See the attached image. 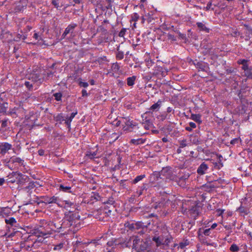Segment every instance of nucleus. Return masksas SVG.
Returning <instances> with one entry per match:
<instances>
[{"label": "nucleus", "mask_w": 252, "mask_h": 252, "mask_svg": "<svg viewBox=\"0 0 252 252\" xmlns=\"http://www.w3.org/2000/svg\"><path fill=\"white\" fill-rule=\"evenodd\" d=\"M41 70V74L43 76V81L46 79L47 77V72L44 69H40Z\"/></svg>", "instance_id": "54"}, {"label": "nucleus", "mask_w": 252, "mask_h": 252, "mask_svg": "<svg viewBox=\"0 0 252 252\" xmlns=\"http://www.w3.org/2000/svg\"><path fill=\"white\" fill-rule=\"evenodd\" d=\"M153 176L156 180H158L159 178H160V179L161 178L160 177V176L162 175H161V174H160V172H155L153 173Z\"/></svg>", "instance_id": "50"}, {"label": "nucleus", "mask_w": 252, "mask_h": 252, "mask_svg": "<svg viewBox=\"0 0 252 252\" xmlns=\"http://www.w3.org/2000/svg\"><path fill=\"white\" fill-rule=\"evenodd\" d=\"M35 187V185L34 183L33 182H30L28 183L27 185L26 184L24 186L22 187L21 189L26 191L30 194L32 193V190Z\"/></svg>", "instance_id": "12"}, {"label": "nucleus", "mask_w": 252, "mask_h": 252, "mask_svg": "<svg viewBox=\"0 0 252 252\" xmlns=\"http://www.w3.org/2000/svg\"><path fill=\"white\" fill-rule=\"evenodd\" d=\"M250 66H249L248 63H246L245 64H243L242 66V69L245 72L247 70H248Z\"/></svg>", "instance_id": "58"}, {"label": "nucleus", "mask_w": 252, "mask_h": 252, "mask_svg": "<svg viewBox=\"0 0 252 252\" xmlns=\"http://www.w3.org/2000/svg\"><path fill=\"white\" fill-rule=\"evenodd\" d=\"M189 244V242L186 240L184 242H180L179 244V247L181 249H184Z\"/></svg>", "instance_id": "41"}, {"label": "nucleus", "mask_w": 252, "mask_h": 252, "mask_svg": "<svg viewBox=\"0 0 252 252\" xmlns=\"http://www.w3.org/2000/svg\"><path fill=\"white\" fill-rule=\"evenodd\" d=\"M65 245L64 242H62L54 246V250H60L64 247Z\"/></svg>", "instance_id": "35"}, {"label": "nucleus", "mask_w": 252, "mask_h": 252, "mask_svg": "<svg viewBox=\"0 0 252 252\" xmlns=\"http://www.w3.org/2000/svg\"><path fill=\"white\" fill-rule=\"evenodd\" d=\"M139 15L137 13H134L131 15V20L134 22H136L139 19Z\"/></svg>", "instance_id": "42"}, {"label": "nucleus", "mask_w": 252, "mask_h": 252, "mask_svg": "<svg viewBox=\"0 0 252 252\" xmlns=\"http://www.w3.org/2000/svg\"><path fill=\"white\" fill-rule=\"evenodd\" d=\"M249 62L248 60L245 59H241L238 61L237 63L239 64H242V65L246 63H248Z\"/></svg>", "instance_id": "55"}, {"label": "nucleus", "mask_w": 252, "mask_h": 252, "mask_svg": "<svg viewBox=\"0 0 252 252\" xmlns=\"http://www.w3.org/2000/svg\"><path fill=\"white\" fill-rule=\"evenodd\" d=\"M239 141L240 139L239 138H234L230 141V144L233 145H234L235 144H238L239 142Z\"/></svg>", "instance_id": "56"}, {"label": "nucleus", "mask_w": 252, "mask_h": 252, "mask_svg": "<svg viewBox=\"0 0 252 252\" xmlns=\"http://www.w3.org/2000/svg\"><path fill=\"white\" fill-rule=\"evenodd\" d=\"M126 29H125V28H123L121 31L119 33V36L120 37H124V36L126 34Z\"/></svg>", "instance_id": "52"}, {"label": "nucleus", "mask_w": 252, "mask_h": 252, "mask_svg": "<svg viewBox=\"0 0 252 252\" xmlns=\"http://www.w3.org/2000/svg\"><path fill=\"white\" fill-rule=\"evenodd\" d=\"M211 6H212V2H210L208 3V4H207L206 7H205L206 10L208 11V10H210V9H211L212 10H214V8H211Z\"/></svg>", "instance_id": "62"}, {"label": "nucleus", "mask_w": 252, "mask_h": 252, "mask_svg": "<svg viewBox=\"0 0 252 252\" xmlns=\"http://www.w3.org/2000/svg\"><path fill=\"white\" fill-rule=\"evenodd\" d=\"M31 78L32 79V81L35 82H39L41 83L43 82V76L41 74V70H40L39 71L37 72H34L31 74Z\"/></svg>", "instance_id": "10"}, {"label": "nucleus", "mask_w": 252, "mask_h": 252, "mask_svg": "<svg viewBox=\"0 0 252 252\" xmlns=\"http://www.w3.org/2000/svg\"><path fill=\"white\" fill-rule=\"evenodd\" d=\"M24 84L25 86L30 90H31L33 87L32 83L29 81H26L24 83Z\"/></svg>", "instance_id": "44"}, {"label": "nucleus", "mask_w": 252, "mask_h": 252, "mask_svg": "<svg viewBox=\"0 0 252 252\" xmlns=\"http://www.w3.org/2000/svg\"><path fill=\"white\" fill-rule=\"evenodd\" d=\"M190 118L198 123V124H201L202 123V121L201 120V116L199 114H191Z\"/></svg>", "instance_id": "26"}, {"label": "nucleus", "mask_w": 252, "mask_h": 252, "mask_svg": "<svg viewBox=\"0 0 252 252\" xmlns=\"http://www.w3.org/2000/svg\"><path fill=\"white\" fill-rule=\"evenodd\" d=\"M240 34L239 32L237 29H232L231 35L233 37H237Z\"/></svg>", "instance_id": "40"}, {"label": "nucleus", "mask_w": 252, "mask_h": 252, "mask_svg": "<svg viewBox=\"0 0 252 252\" xmlns=\"http://www.w3.org/2000/svg\"><path fill=\"white\" fill-rule=\"evenodd\" d=\"M164 237L163 235H160V236H154L152 238V240L156 243V246L159 247L162 245H163Z\"/></svg>", "instance_id": "15"}, {"label": "nucleus", "mask_w": 252, "mask_h": 252, "mask_svg": "<svg viewBox=\"0 0 252 252\" xmlns=\"http://www.w3.org/2000/svg\"><path fill=\"white\" fill-rule=\"evenodd\" d=\"M136 78V77L135 76L128 77L126 79L127 85L128 86H132L135 83Z\"/></svg>", "instance_id": "24"}, {"label": "nucleus", "mask_w": 252, "mask_h": 252, "mask_svg": "<svg viewBox=\"0 0 252 252\" xmlns=\"http://www.w3.org/2000/svg\"><path fill=\"white\" fill-rule=\"evenodd\" d=\"M192 142L194 144L198 145L199 143V141L198 140L197 137L196 136H195L194 137V139L192 141Z\"/></svg>", "instance_id": "61"}, {"label": "nucleus", "mask_w": 252, "mask_h": 252, "mask_svg": "<svg viewBox=\"0 0 252 252\" xmlns=\"http://www.w3.org/2000/svg\"><path fill=\"white\" fill-rule=\"evenodd\" d=\"M77 26L76 24H71L65 29L62 34V38H64L69 33H72L74 29Z\"/></svg>", "instance_id": "11"}, {"label": "nucleus", "mask_w": 252, "mask_h": 252, "mask_svg": "<svg viewBox=\"0 0 252 252\" xmlns=\"http://www.w3.org/2000/svg\"><path fill=\"white\" fill-rule=\"evenodd\" d=\"M143 125V126L146 129H149L153 127L152 123L149 120H146L145 123L142 124Z\"/></svg>", "instance_id": "31"}, {"label": "nucleus", "mask_w": 252, "mask_h": 252, "mask_svg": "<svg viewBox=\"0 0 252 252\" xmlns=\"http://www.w3.org/2000/svg\"><path fill=\"white\" fill-rule=\"evenodd\" d=\"M7 105V103L5 102L3 99L0 97V113L5 112Z\"/></svg>", "instance_id": "19"}, {"label": "nucleus", "mask_w": 252, "mask_h": 252, "mask_svg": "<svg viewBox=\"0 0 252 252\" xmlns=\"http://www.w3.org/2000/svg\"><path fill=\"white\" fill-rule=\"evenodd\" d=\"M117 244L115 243V241H110L107 243V245L109 247H112L114 245L116 246Z\"/></svg>", "instance_id": "60"}, {"label": "nucleus", "mask_w": 252, "mask_h": 252, "mask_svg": "<svg viewBox=\"0 0 252 252\" xmlns=\"http://www.w3.org/2000/svg\"><path fill=\"white\" fill-rule=\"evenodd\" d=\"M135 225L136 226V228L138 229L139 228L143 227V223L141 222H138L135 224Z\"/></svg>", "instance_id": "64"}, {"label": "nucleus", "mask_w": 252, "mask_h": 252, "mask_svg": "<svg viewBox=\"0 0 252 252\" xmlns=\"http://www.w3.org/2000/svg\"><path fill=\"white\" fill-rule=\"evenodd\" d=\"M117 54H116V59L117 60H121L124 58V53L123 51L120 50V47L118 46L117 48Z\"/></svg>", "instance_id": "25"}, {"label": "nucleus", "mask_w": 252, "mask_h": 252, "mask_svg": "<svg viewBox=\"0 0 252 252\" xmlns=\"http://www.w3.org/2000/svg\"><path fill=\"white\" fill-rule=\"evenodd\" d=\"M59 189L64 192H71V187L64 184H61L59 186Z\"/></svg>", "instance_id": "27"}, {"label": "nucleus", "mask_w": 252, "mask_h": 252, "mask_svg": "<svg viewBox=\"0 0 252 252\" xmlns=\"http://www.w3.org/2000/svg\"><path fill=\"white\" fill-rule=\"evenodd\" d=\"M47 77L46 79H49V78L52 77L54 74V73L56 72V71H47Z\"/></svg>", "instance_id": "48"}, {"label": "nucleus", "mask_w": 252, "mask_h": 252, "mask_svg": "<svg viewBox=\"0 0 252 252\" xmlns=\"http://www.w3.org/2000/svg\"><path fill=\"white\" fill-rule=\"evenodd\" d=\"M160 174L167 179L175 180L176 175L173 174L172 168L170 167H166L162 168L160 171Z\"/></svg>", "instance_id": "4"}, {"label": "nucleus", "mask_w": 252, "mask_h": 252, "mask_svg": "<svg viewBox=\"0 0 252 252\" xmlns=\"http://www.w3.org/2000/svg\"><path fill=\"white\" fill-rule=\"evenodd\" d=\"M42 200H40L38 204H39L40 202L45 203L46 204H50V203H55L58 200V197L56 196H52L49 197L47 196H41L40 197Z\"/></svg>", "instance_id": "8"}, {"label": "nucleus", "mask_w": 252, "mask_h": 252, "mask_svg": "<svg viewBox=\"0 0 252 252\" xmlns=\"http://www.w3.org/2000/svg\"><path fill=\"white\" fill-rule=\"evenodd\" d=\"M237 211L241 213H245V214H247V209L243 206H240L237 209Z\"/></svg>", "instance_id": "46"}, {"label": "nucleus", "mask_w": 252, "mask_h": 252, "mask_svg": "<svg viewBox=\"0 0 252 252\" xmlns=\"http://www.w3.org/2000/svg\"><path fill=\"white\" fill-rule=\"evenodd\" d=\"M161 105V101L159 99L158 100L157 103L153 104L150 108L149 110L152 111H157L158 110Z\"/></svg>", "instance_id": "22"}, {"label": "nucleus", "mask_w": 252, "mask_h": 252, "mask_svg": "<svg viewBox=\"0 0 252 252\" xmlns=\"http://www.w3.org/2000/svg\"><path fill=\"white\" fill-rule=\"evenodd\" d=\"M58 0H52V4L57 8L59 7V3L58 2Z\"/></svg>", "instance_id": "59"}, {"label": "nucleus", "mask_w": 252, "mask_h": 252, "mask_svg": "<svg viewBox=\"0 0 252 252\" xmlns=\"http://www.w3.org/2000/svg\"><path fill=\"white\" fill-rule=\"evenodd\" d=\"M190 212H192L195 215H198L199 212V208L198 206L192 207L190 210Z\"/></svg>", "instance_id": "38"}, {"label": "nucleus", "mask_w": 252, "mask_h": 252, "mask_svg": "<svg viewBox=\"0 0 252 252\" xmlns=\"http://www.w3.org/2000/svg\"><path fill=\"white\" fill-rule=\"evenodd\" d=\"M18 107H15L13 108L10 109L9 112V114L13 117H18Z\"/></svg>", "instance_id": "29"}, {"label": "nucleus", "mask_w": 252, "mask_h": 252, "mask_svg": "<svg viewBox=\"0 0 252 252\" xmlns=\"http://www.w3.org/2000/svg\"><path fill=\"white\" fill-rule=\"evenodd\" d=\"M12 162V163H18L19 165L25 166L24 160L19 157H12L9 162Z\"/></svg>", "instance_id": "17"}, {"label": "nucleus", "mask_w": 252, "mask_h": 252, "mask_svg": "<svg viewBox=\"0 0 252 252\" xmlns=\"http://www.w3.org/2000/svg\"><path fill=\"white\" fill-rule=\"evenodd\" d=\"M197 26L200 31H204L206 32H209V29L207 28L205 24L201 22H197L196 23Z\"/></svg>", "instance_id": "23"}, {"label": "nucleus", "mask_w": 252, "mask_h": 252, "mask_svg": "<svg viewBox=\"0 0 252 252\" xmlns=\"http://www.w3.org/2000/svg\"><path fill=\"white\" fill-rule=\"evenodd\" d=\"M230 251L233 252H237L239 250V248L237 245L233 244L230 247Z\"/></svg>", "instance_id": "39"}, {"label": "nucleus", "mask_w": 252, "mask_h": 252, "mask_svg": "<svg viewBox=\"0 0 252 252\" xmlns=\"http://www.w3.org/2000/svg\"><path fill=\"white\" fill-rule=\"evenodd\" d=\"M18 173L17 172H12L11 173H10L7 177L6 182L11 183H15L17 180L16 177L18 175Z\"/></svg>", "instance_id": "16"}, {"label": "nucleus", "mask_w": 252, "mask_h": 252, "mask_svg": "<svg viewBox=\"0 0 252 252\" xmlns=\"http://www.w3.org/2000/svg\"><path fill=\"white\" fill-rule=\"evenodd\" d=\"M208 169V165L205 162H202L197 169V173L200 175H203L206 171Z\"/></svg>", "instance_id": "14"}, {"label": "nucleus", "mask_w": 252, "mask_h": 252, "mask_svg": "<svg viewBox=\"0 0 252 252\" xmlns=\"http://www.w3.org/2000/svg\"><path fill=\"white\" fill-rule=\"evenodd\" d=\"M63 221L61 224V228H68L73 233H76L82 227L80 216L77 210L69 209L64 212Z\"/></svg>", "instance_id": "1"}, {"label": "nucleus", "mask_w": 252, "mask_h": 252, "mask_svg": "<svg viewBox=\"0 0 252 252\" xmlns=\"http://www.w3.org/2000/svg\"><path fill=\"white\" fill-rule=\"evenodd\" d=\"M147 247V244L145 242H144L143 244L140 245L139 249L141 251H144L146 250Z\"/></svg>", "instance_id": "53"}, {"label": "nucleus", "mask_w": 252, "mask_h": 252, "mask_svg": "<svg viewBox=\"0 0 252 252\" xmlns=\"http://www.w3.org/2000/svg\"><path fill=\"white\" fill-rule=\"evenodd\" d=\"M244 90L245 89H241L240 90L238 91L237 94H238V96H239V98L241 99L244 98V95H243V94L244 92Z\"/></svg>", "instance_id": "47"}, {"label": "nucleus", "mask_w": 252, "mask_h": 252, "mask_svg": "<svg viewBox=\"0 0 252 252\" xmlns=\"http://www.w3.org/2000/svg\"><path fill=\"white\" fill-rule=\"evenodd\" d=\"M193 64L197 68L202 71H206L208 68L207 64L203 62H198L197 60H195L193 62Z\"/></svg>", "instance_id": "13"}, {"label": "nucleus", "mask_w": 252, "mask_h": 252, "mask_svg": "<svg viewBox=\"0 0 252 252\" xmlns=\"http://www.w3.org/2000/svg\"><path fill=\"white\" fill-rule=\"evenodd\" d=\"M77 114V111H76L75 112H72L70 117L67 118L65 121V124L68 126V127L70 126V123L72 120V119L74 118L76 115Z\"/></svg>", "instance_id": "21"}, {"label": "nucleus", "mask_w": 252, "mask_h": 252, "mask_svg": "<svg viewBox=\"0 0 252 252\" xmlns=\"http://www.w3.org/2000/svg\"><path fill=\"white\" fill-rule=\"evenodd\" d=\"M53 96L55 97V99L56 100L58 101H60L62 100V97L63 94L61 93H56L53 94Z\"/></svg>", "instance_id": "36"}, {"label": "nucleus", "mask_w": 252, "mask_h": 252, "mask_svg": "<svg viewBox=\"0 0 252 252\" xmlns=\"http://www.w3.org/2000/svg\"><path fill=\"white\" fill-rule=\"evenodd\" d=\"M18 111H19V113H18V117H23L25 116L26 110L23 107L20 106H18Z\"/></svg>", "instance_id": "33"}, {"label": "nucleus", "mask_w": 252, "mask_h": 252, "mask_svg": "<svg viewBox=\"0 0 252 252\" xmlns=\"http://www.w3.org/2000/svg\"><path fill=\"white\" fill-rule=\"evenodd\" d=\"M60 229H61L60 225L55 226L54 221L43 220H40L39 226L34 229V233L38 237L50 235L53 231Z\"/></svg>", "instance_id": "2"}, {"label": "nucleus", "mask_w": 252, "mask_h": 252, "mask_svg": "<svg viewBox=\"0 0 252 252\" xmlns=\"http://www.w3.org/2000/svg\"><path fill=\"white\" fill-rule=\"evenodd\" d=\"M167 39L168 40H170L171 41H175L176 40V37L174 35H173L171 33H168L167 34Z\"/></svg>", "instance_id": "51"}, {"label": "nucleus", "mask_w": 252, "mask_h": 252, "mask_svg": "<svg viewBox=\"0 0 252 252\" xmlns=\"http://www.w3.org/2000/svg\"><path fill=\"white\" fill-rule=\"evenodd\" d=\"M18 177H16L17 179V183L18 184V188L23 187L29 181V178L26 175L22 174L21 173H18Z\"/></svg>", "instance_id": "5"}, {"label": "nucleus", "mask_w": 252, "mask_h": 252, "mask_svg": "<svg viewBox=\"0 0 252 252\" xmlns=\"http://www.w3.org/2000/svg\"><path fill=\"white\" fill-rule=\"evenodd\" d=\"M63 204H64V207L66 209L67 211L68 210H69L68 209V208H72V209H71V210H73L74 209V210L75 209H76V208H75V204L71 202V201H69V200H65L63 201Z\"/></svg>", "instance_id": "20"}, {"label": "nucleus", "mask_w": 252, "mask_h": 252, "mask_svg": "<svg viewBox=\"0 0 252 252\" xmlns=\"http://www.w3.org/2000/svg\"><path fill=\"white\" fill-rule=\"evenodd\" d=\"M244 26L246 28L247 30L246 32V40H248L251 38V35H252V28L247 24H244Z\"/></svg>", "instance_id": "18"}, {"label": "nucleus", "mask_w": 252, "mask_h": 252, "mask_svg": "<svg viewBox=\"0 0 252 252\" xmlns=\"http://www.w3.org/2000/svg\"><path fill=\"white\" fill-rule=\"evenodd\" d=\"M64 120V118L63 116V114L61 113L58 114L56 117V121H57V122H61Z\"/></svg>", "instance_id": "45"}, {"label": "nucleus", "mask_w": 252, "mask_h": 252, "mask_svg": "<svg viewBox=\"0 0 252 252\" xmlns=\"http://www.w3.org/2000/svg\"><path fill=\"white\" fill-rule=\"evenodd\" d=\"M136 141H137V143H138V145H139V144L144 143L146 140L143 139L142 138H138V139H136Z\"/></svg>", "instance_id": "63"}, {"label": "nucleus", "mask_w": 252, "mask_h": 252, "mask_svg": "<svg viewBox=\"0 0 252 252\" xmlns=\"http://www.w3.org/2000/svg\"><path fill=\"white\" fill-rule=\"evenodd\" d=\"M146 177V175L145 174L139 175L136 177V178L132 180V183L135 184L137 183L138 182L141 181L142 179Z\"/></svg>", "instance_id": "32"}, {"label": "nucleus", "mask_w": 252, "mask_h": 252, "mask_svg": "<svg viewBox=\"0 0 252 252\" xmlns=\"http://www.w3.org/2000/svg\"><path fill=\"white\" fill-rule=\"evenodd\" d=\"M244 73L248 78L252 79V66H250L248 70L244 72Z\"/></svg>", "instance_id": "34"}, {"label": "nucleus", "mask_w": 252, "mask_h": 252, "mask_svg": "<svg viewBox=\"0 0 252 252\" xmlns=\"http://www.w3.org/2000/svg\"><path fill=\"white\" fill-rule=\"evenodd\" d=\"M12 146L8 142H2L0 143V154L5 155L8 151L12 149Z\"/></svg>", "instance_id": "6"}, {"label": "nucleus", "mask_w": 252, "mask_h": 252, "mask_svg": "<svg viewBox=\"0 0 252 252\" xmlns=\"http://www.w3.org/2000/svg\"><path fill=\"white\" fill-rule=\"evenodd\" d=\"M28 3V0H20L14 2L12 7L14 13L22 12L26 9Z\"/></svg>", "instance_id": "3"}, {"label": "nucleus", "mask_w": 252, "mask_h": 252, "mask_svg": "<svg viewBox=\"0 0 252 252\" xmlns=\"http://www.w3.org/2000/svg\"><path fill=\"white\" fill-rule=\"evenodd\" d=\"M79 85L80 87H83L84 88H87L89 86V84L87 82L82 81H80Z\"/></svg>", "instance_id": "57"}, {"label": "nucleus", "mask_w": 252, "mask_h": 252, "mask_svg": "<svg viewBox=\"0 0 252 252\" xmlns=\"http://www.w3.org/2000/svg\"><path fill=\"white\" fill-rule=\"evenodd\" d=\"M97 155L96 152H87L86 154V156L89 158L90 159H93L95 157H96Z\"/></svg>", "instance_id": "37"}, {"label": "nucleus", "mask_w": 252, "mask_h": 252, "mask_svg": "<svg viewBox=\"0 0 252 252\" xmlns=\"http://www.w3.org/2000/svg\"><path fill=\"white\" fill-rule=\"evenodd\" d=\"M167 70L166 69L161 66H156L154 67L153 74L158 76L164 77L167 74Z\"/></svg>", "instance_id": "7"}, {"label": "nucleus", "mask_w": 252, "mask_h": 252, "mask_svg": "<svg viewBox=\"0 0 252 252\" xmlns=\"http://www.w3.org/2000/svg\"><path fill=\"white\" fill-rule=\"evenodd\" d=\"M172 240V237L171 236H167L164 239L163 245H168L170 243Z\"/></svg>", "instance_id": "43"}, {"label": "nucleus", "mask_w": 252, "mask_h": 252, "mask_svg": "<svg viewBox=\"0 0 252 252\" xmlns=\"http://www.w3.org/2000/svg\"><path fill=\"white\" fill-rule=\"evenodd\" d=\"M111 213V211L110 210H108V211L105 210H100L96 212L95 217L99 220H103L105 218V217L108 216Z\"/></svg>", "instance_id": "9"}, {"label": "nucleus", "mask_w": 252, "mask_h": 252, "mask_svg": "<svg viewBox=\"0 0 252 252\" xmlns=\"http://www.w3.org/2000/svg\"><path fill=\"white\" fill-rule=\"evenodd\" d=\"M167 117V114L165 113L159 115L158 116V119H159L161 121H163L166 119Z\"/></svg>", "instance_id": "49"}, {"label": "nucleus", "mask_w": 252, "mask_h": 252, "mask_svg": "<svg viewBox=\"0 0 252 252\" xmlns=\"http://www.w3.org/2000/svg\"><path fill=\"white\" fill-rule=\"evenodd\" d=\"M179 142L180 144V148H183L186 146H189L190 145V143L188 142L187 139H183L182 140H180L179 141Z\"/></svg>", "instance_id": "30"}, {"label": "nucleus", "mask_w": 252, "mask_h": 252, "mask_svg": "<svg viewBox=\"0 0 252 252\" xmlns=\"http://www.w3.org/2000/svg\"><path fill=\"white\" fill-rule=\"evenodd\" d=\"M5 221L6 224H10L11 226H16L17 223L16 220L13 217L5 219Z\"/></svg>", "instance_id": "28"}]
</instances>
